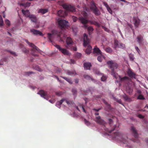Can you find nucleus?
<instances>
[{
	"label": "nucleus",
	"instance_id": "20e7f679",
	"mask_svg": "<svg viewBox=\"0 0 148 148\" xmlns=\"http://www.w3.org/2000/svg\"><path fill=\"white\" fill-rule=\"evenodd\" d=\"M125 136L121 133L119 132H115L112 135V137L115 140H119L123 142L124 143H126V137L125 138Z\"/></svg>",
	"mask_w": 148,
	"mask_h": 148
},
{
	"label": "nucleus",
	"instance_id": "7c9ffc66",
	"mask_svg": "<svg viewBox=\"0 0 148 148\" xmlns=\"http://www.w3.org/2000/svg\"><path fill=\"white\" fill-rule=\"evenodd\" d=\"M48 38L50 41L52 42V38L53 37V36L54 35V34H50L49 33L47 34Z\"/></svg>",
	"mask_w": 148,
	"mask_h": 148
},
{
	"label": "nucleus",
	"instance_id": "8fccbe9b",
	"mask_svg": "<svg viewBox=\"0 0 148 148\" xmlns=\"http://www.w3.org/2000/svg\"><path fill=\"white\" fill-rule=\"evenodd\" d=\"M5 23L7 25L9 26L10 25V23L9 20H6L5 21Z\"/></svg>",
	"mask_w": 148,
	"mask_h": 148
},
{
	"label": "nucleus",
	"instance_id": "ea45409f",
	"mask_svg": "<svg viewBox=\"0 0 148 148\" xmlns=\"http://www.w3.org/2000/svg\"><path fill=\"white\" fill-rule=\"evenodd\" d=\"M72 92L73 95L75 96L77 94V91L76 90L75 88H73L72 90Z\"/></svg>",
	"mask_w": 148,
	"mask_h": 148
},
{
	"label": "nucleus",
	"instance_id": "c9c22d12",
	"mask_svg": "<svg viewBox=\"0 0 148 148\" xmlns=\"http://www.w3.org/2000/svg\"><path fill=\"white\" fill-rule=\"evenodd\" d=\"M103 102L107 106L108 108L110 109H111V106L110 104L108 103L104 99L103 100Z\"/></svg>",
	"mask_w": 148,
	"mask_h": 148
},
{
	"label": "nucleus",
	"instance_id": "6ab92c4d",
	"mask_svg": "<svg viewBox=\"0 0 148 148\" xmlns=\"http://www.w3.org/2000/svg\"><path fill=\"white\" fill-rule=\"evenodd\" d=\"M22 12L27 17L29 18V16L31 15L30 14V12L29 10H22Z\"/></svg>",
	"mask_w": 148,
	"mask_h": 148
},
{
	"label": "nucleus",
	"instance_id": "603ef678",
	"mask_svg": "<svg viewBox=\"0 0 148 148\" xmlns=\"http://www.w3.org/2000/svg\"><path fill=\"white\" fill-rule=\"evenodd\" d=\"M34 73L32 71H29V72H26L25 73V74L26 75H29L30 74H34Z\"/></svg>",
	"mask_w": 148,
	"mask_h": 148
},
{
	"label": "nucleus",
	"instance_id": "680f3d73",
	"mask_svg": "<svg viewBox=\"0 0 148 148\" xmlns=\"http://www.w3.org/2000/svg\"><path fill=\"white\" fill-rule=\"evenodd\" d=\"M101 109V108H99L98 109H96L95 108H94L93 110H95V111H96L98 112V111H99V110H100Z\"/></svg>",
	"mask_w": 148,
	"mask_h": 148
},
{
	"label": "nucleus",
	"instance_id": "4c0bfd02",
	"mask_svg": "<svg viewBox=\"0 0 148 148\" xmlns=\"http://www.w3.org/2000/svg\"><path fill=\"white\" fill-rule=\"evenodd\" d=\"M125 47V44L121 43H119V48H121L123 49H124Z\"/></svg>",
	"mask_w": 148,
	"mask_h": 148
},
{
	"label": "nucleus",
	"instance_id": "09e8293b",
	"mask_svg": "<svg viewBox=\"0 0 148 148\" xmlns=\"http://www.w3.org/2000/svg\"><path fill=\"white\" fill-rule=\"evenodd\" d=\"M93 24L98 27L100 26V24L96 21L93 22Z\"/></svg>",
	"mask_w": 148,
	"mask_h": 148
},
{
	"label": "nucleus",
	"instance_id": "c85d7f7f",
	"mask_svg": "<svg viewBox=\"0 0 148 148\" xmlns=\"http://www.w3.org/2000/svg\"><path fill=\"white\" fill-rule=\"evenodd\" d=\"M64 99L65 100L64 101H65L66 102L68 105H73V101L71 100H68L66 99Z\"/></svg>",
	"mask_w": 148,
	"mask_h": 148
},
{
	"label": "nucleus",
	"instance_id": "2f4dec72",
	"mask_svg": "<svg viewBox=\"0 0 148 148\" xmlns=\"http://www.w3.org/2000/svg\"><path fill=\"white\" fill-rule=\"evenodd\" d=\"M130 60L131 61H133L134 59V55L131 53L129 55Z\"/></svg>",
	"mask_w": 148,
	"mask_h": 148
},
{
	"label": "nucleus",
	"instance_id": "c03bdc74",
	"mask_svg": "<svg viewBox=\"0 0 148 148\" xmlns=\"http://www.w3.org/2000/svg\"><path fill=\"white\" fill-rule=\"evenodd\" d=\"M23 51L25 53H27L29 52V51L27 50L26 48H23L22 49Z\"/></svg>",
	"mask_w": 148,
	"mask_h": 148
},
{
	"label": "nucleus",
	"instance_id": "a19ab883",
	"mask_svg": "<svg viewBox=\"0 0 148 148\" xmlns=\"http://www.w3.org/2000/svg\"><path fill=\"white\" fill-rule=\"evenodd\" d=\"M138 99L140 100H144L145 99V98L143 95H139L138 97Z\"/></svg>",
	"mask_w": 148,
	"mask_h": 148
},
{
	"label": "nucleus",
	"instance_id": "f8f14e48",
	"mask_svg": "<svg viewBox=\"0 0 148 148\" xmlns=\"http://www.w3.org/2000/svg\"><path fill=\"white\" fill-rule=\"evenodd\" d=\"M58 23L59 25L62 28H64L68 25V21L64 20H60Z\"/></svg>",
	"mask_w": 148,
	"mask_h": 148
},
{
	"label": "nucleus",
	"instance_id": "de8ad7c7",
	"mask_svg": "<svg viewBox=\"0 0 148 148\" xmlns=\"http://www.w3.org/2000/svg\"><path fill=\"white\" fill-rule=\"evenodd\" d=\"M35 69L36 70L39 71H42V70L38 66H36Z\"/></svg>",
	"mask_w": 148,
	"mask_h": 148
},
{
	"label": "nucleus",
	"instance_id": "37998d69",
	"mask_svg": "<svg viewBox=\"0 0 148 148\" xmlns=\"http://www.w3.org/2000/svg\"><path fill=\"white\" fill-rule=\"evenodd\" d=\"M106 51L108 53H111L112 51V49L110 47H108L106 48Z\"/></svg>",
	"mask_w": 148,
	"mask_h": 148
},
{
	"label": "nucleus",
	"instance_id": "e2e57ef3",
	"mask_svg": "<svg viewBox=\"0 0 148 148\" xmlns=\"http://www.w3.org/2000/svg\"><path fill=\"white\" fill-rule=\"evenodd\" d=\"M138 117L140 118L143 119L144 118V116L141 114H139L138 115Z\"/></svg>",
	"mask_w": 148,
	"mask_h": 148
},
{
	"label": "nucleus",
	"instance_id": "4468645a",
	"mask_svg": "<svg viewBox=\"0 0 148 148\" xmlns=\"http://www.w3.org/2000/svg\"><path fill=\"white\" fill-rule=\"evenodd\" d=\"M131 130L135 138L136 139L138 138V134L135 128L134 127L132 126Z\"/></svg>",
	"mask_w": 148,
	"mask_h": 148
},
{
	"label": "nucleus",
	"instance_id": "0e129e2a",
	"mask_svg": "<svg viewBox=\"0 0 148 148\" xmlns=\"http://www.w3.org/2000/svg\"><path fill=\"white\" fill-rule=\"evenodd\" d=\"M56 94L58 96L61 95L62 94V93L61 92H56Z\"/></svg>",
	"mask_w": 148,
	"mask_h": 148
},
{
	"label": "nucleus",
	"instance_id": "5701e85b",
	"mask_svg": "<svg viewBox=\"0 0 148 148\" xmlns=\"http://www.w3.org/2000/svg\"><path fill=\"white\" fill-rule=\"evenodd\" d=\"M64 99H62L61 100L59 101H57L56 104V106L58 108H60L61 107V105L62 104L63 102L64 101Z\"/></svg>",
	"mask_w": 148,
	"mask_h": 148
},
{
	"label": "nucleus",
	"instance_id": "e433bc0d",
	"mask_svg": "<svg viewBox=\"0 0 148 148\" xmlns=\"http://www.w3.org/2000/svg\"><path fill=\"white\" fill-rule=\"evenodd\" d=\"M114 46L115 48H119V43L117 40H115L114 42Z\"/></svg>",
	"mask_w": 148,
	"mask_h": 148
},
{
	"label": "nucleus",
	"instance_id": "72a5a7b5",
	"mask_svg": "<svg viewBox=\"0 0 148 148\" xmlns=\"http://www.w3.org/2000/svg\"><path fill=\"white\" fill-rule=\"evenodd\" d=\"M83 77L84 78L88 80L91 79L92 80H93L92 78L88 75H84Z\"/></svg>",
	"mask_w": 148,
	"mask_h": 148
},
{
	"label": "nucleus",
	"instance_id": "13d9d810",
	"mask_svg": "<svg viewBox=\"0 0 148 148\" xmlns=\"http://www.w3.org/2000/svg\"><path fill=\"white\" fill-rule=\"evenodd\" d=\"M108 121H109V124L111 126V125L112 123L113 122V121H112V119H109Z\"/></svg>",
	"mask_w": 148,
	"mask_h": 148
},
{
	"label": "nucleus",
	"instance_id": "4be33fe9",
	"mask_svg": "<svg viewBox=\"0 0 148 148\" xmlns=\"http://www.w3.org/2000/svg\"><path fill=\"white\" fill-rule=\"evenodd\" d=\"M48 12V10L46 9H40L38 11V13H41L43 14Z\"/></svg>",
	"mask_w": 148,
	"mask_h": 148
},
{
	"label": "nucleus",
	"instance_id": "774afa93",
	"mask_svg": "<svg viewBox=\"0 0 148 148\" xmlns=\"http://www.w3.org/2000/svg\"><path fill=\"white\" fill-rule=\"evenodd\" d=\"M79 80L77 79H75V82L76 83H78Z\"/></svg>",
	"mask_w": 148,
	"mask_h": 148
},
{
	"label": "nucleus",
	"instance_id": "9d476101",
	"mask_svg": "<svg viewBox=\"0 0 148 148\" xmlns=\"http://www.w3.org/2000/svg\"><path fill=\"white\" fill-rule=\"evenodd\" d=\"M55 46L57 49H58L64 55H69V51L66 49L61 48L60 45H56Z\"/></svg>",
	"mask_w": 148,
	"mask_h": 148
},
{
	"label": "nucleus",
	"instance_id": "58836bf2",
	"mask_svg": "<svg viewBox=\"0 0 148 148\" xmlns=\"http://www.w3.org/2000/svg\"><path fill=\"white\" fill-rule=\"evenodd\" d=\"M3 21L1 15H0V26H2L3 25Z\"/></svg>",
	"mask_w": 148,
	"mask_h": 148
},
{
	"label": "nucleus",
	"instance_id": "1a4fd4ad",
	"mask_svg": "<svg viewBox=\"0 0 148 148\" xmlns=\"http://www.w3.org/2000/svg\"><path fill=\"white\" fill-rule=\"evenodd\" d=\"M66 47L68 49H71L72 45L73 44L72 39L70 37H68L66 39Z\"/></svg>",
	"mask_w": 148,
	"mask_h": 148
},
{
	"label": "nucleus",
	"instance_id": "39448f33",
	"mask_svg": "<svg viewBox=\"0 0 148 148\" xmlns=\"http://www.w3.org/2000/svg\"><path fill=\"white\" fill-rule=\"evenodd\" d=\"M81 14L84 17L82 16H80L79 17L78 19L84 25V27H87V25L86 24L88 23V22L87 19L88 14L86 12L84 11L82 12Z\"/></svg>",
	"mask_w": 148,
	"mask_h": 148
},
{
	"label": "nucleus",
	"instance_id": "49530a36",
	"mask_svg": "<svg viewBox=\"0 0 148 148\" xmlns=\"http://www.w3.org/2000/svg\"><path fill=\"white\" fill-rule=\"evenodd\" d=\"M81 56H82V55H81V53H78L76 54L75 55V56L76 57H77L78 58H79L81 57Z\"/></svg>",
	"mask_w": 148,
	"mask_h": 148
},
{
	"label": "nucleus",
	"instance_id": "7ed1b4c3",
	"mask_svg": "<svg viewBox=\"0 0 148 148\" xmlns=\"http://www.w3.org/2000/svg\"><path fill=\"white\" fill-rule=\"evenodd\" d=\"M83 42L84 46L85 47H87L85 52L87 54H89L91 52L92 48L89 45L90 41L86 34H84V35Z\"/></svg>",
	"mask_w": 148,
	"mask_h": 148
},
{
	"label": "nucleus",
	"instance_id": "423d86ee",
	"mask_svg": "<svg viewBox=\"0 0 148 148\" xmlns=\"http://www.w3.org/2000/svg\"><path fill=\"white\" fill-rule=\"evenodd\" d=\"M25 40L28 45L33 48V49H32L31 50L32 55L34 56H38V55L34 54L35 51L34 50L35 49L37 51H39L40 50L33 43L29 42L27 40L25 39Z\"/></svg>",
	"mask_w": 148,
	"mask_h": 148
},
{
	"label": "nucleus",
	"instance_id": "9b49d317",
	"mask_svg": "<svg viewBox=\"0 0 148 148\" xmlns=\"http://www.w3.org/2000/svg\"><path fill=\"white\" fill-rule=\"evenodd\" d=\"M37 94L40 95L41 97L47 100L49 98V96L47 94V92L43 90H40Z\"/></svg>",
	"mask_w": 148,
	"mask_h": 148
},
{
	"label": "nucleus",
	"instance_id": "f704fd0d",
	"mask_svg": "<svg viewBox=\"0 0 148 148\" xmlns=\"http://www.w3.org/2000/svg\"><path fill=\"white\" fill-rule=\"evenodd\" d=\"M87 27H88V30L89 32V34H90V33L91 34L93 30V29L91 26H90L88 27V26H87Z\"/></svg>",
	"mask_w": 148,
	"mask_h": 148
},
{
	"label": "nucleus",
	"instance_id": "a211bd4d",
	"mask_svg": "<svg viewBox=\"0 0 148 148\" xmlns=\"http://www.w3.org/2000/svg\"><path fill=\"white\" fill-rule=\"evenodd\" d=\"M137 41L139 45H141L143 40V37L141 36L140 35L137 36L136 38Z\"/></svg>",
	"mask_w": 148,
	"mask_h": 148
},
{
	"label": "nucleus",
	"instance_id": "864d4df0",
	"mask_svg": "<svg viewBox=\"0 0 148 148\" xmlns=\"http://www.w3.org/2000/svg\"><path fill=\"white\" fill-rule=\"evenodd\" d=\"M108 11L110 13V14L112 13V10L111 9V8L109 7L107 8Z\"/></svg>",
	"mask_w": 148,
	"mask_h": 148
},
{
	"label": "nucleus",
	"instance_id": "4d7b16f0",
	"mask_svg": "<svg viewBox=\"0 0 148 148\" xmlns=\"http://www.w3.org/2000/svg\"><path fill=\"white\" fill-rule=\"evenodd\" d=\"M84 8V10H85L87 12H88L90 11L89 9L88 8L85 7L84 8Z\"/></svg>",
	"mask_w": 148,
	"mask_h": 148
},
{
	"label": "nucleus",
	"instance_id": "dca6fc26",
	"mask_svg": "<svg viewBox=\"0 0 148 148\" xmlns=\"http://www.w3.org/2000/svg\"><path fill=\"white\" fill-rule=\"evenodd\" d=\"M96 119L97 120L96 121L99 124L101 125H104L105 123V121L101 119V117L99 116L96 117Z\"/></svg>",
	"mask_w": 148,
	"mask_h": 148
},
{
	"label": "nucleus",
	"instance_id": "3c124183",
	"mask_svg": "<svg viewBox=\"0 0 148 148\" xmlns=\"http://www.w3.org/2000/svg\"><path fill=\"white\" fill-rule=\"evenodd\" d=\"M135 49L137 51L138 53L140 54V51L138 47H137V46H135Z\"/></svg>",
	"mask_w": 148,
	"mask_h": 148
},
{
	"label": "nucleus",
	"instance_id": "cd10ccee",
	"mask_svg": "<svg viewBox=\"0 0 148 148\" xmlns=\"http://www.w3.org/2000/svg\"><path fill=\"white\" fill-rule=\"evenodd\" d=\"M123 97L125 99V100L127 101L130 102L132 101L131 99L129 97L126 95H125L123 96Z\"/></svg>",
	"mask_w": 148,
	"mask_h": 148
},
{
	"label": "nucleus",
	"instance_id": "2eb2a0df",
	"mask_svg": "<svg viewBox=\"0 0 148 148\" xmlns=\"http://www.w3.org/2000/svg\"><path fill=\"white\" fill-rule=\"evenodd\" d=\"M30 31L34 35H37L39 34L40 36H42L43 35L42 33L41 32L34 29H31Z\"/></svg>",
	"mask_w": 148,
	"mask_h": 148
},
{
	"label": "nucleus",
	"instance_id": "ddd939ff",
	"mask_svg": "<svg viewBox=\"0 0 148 148\" xmlns=\"http://www.w3.org/2000/svg\"><path fill=\"white\" fill-rule=\"evenodd\" d=\"M127 73L130 77L131 78H135L136 74L132 72L131 69H129L127 72Z\"/></svg>",
	"mask_w": 148,
	"mask_h": 148
},
{
	"label": "nucleus",
	"instance_id": "6e6d98bb",
	"mask_svg": "<svg viewBox=\"0 0 148 148\" xmlns=\"http://www.w3.org/2000/svg\"><path fill=\"white\" fill-rule=\"evenodd\" d=\"M31 5V3L29 2H27L25 4V7H28L30 6Z\"/></svg>",
	"mask_w": 148,
	"mask_h": 148
},
{
	"label": "nucleus",
	"instance_id": "b1692460",
	"mask_svg": "<svg viewBox=\"0 0 148 148\" xmlns=\"http://www.w3.org/2000/svg\"><path fill=\"white\" fill-rule=\"evenodd\" d=\"M84 68H86V69H89L90 67L91 66V63L88 62L84 63Z\"/></svg>",
	"mask_w": 148,
	"mask_h": 148
},
{
	"label": "nucleus",
	"instance_id": "c756f323",
	"mask_svg": "<svg viewBox=\"0 0 148 148\" xmlns=\"http://www.w3.org/2000/svg\"><path fill=\"white\" fill-rule=\"evenodd\" d=\"M100 55V56H99L98 57L97 59L98 61L101 62H102L103 59L104 58V57L102 54Z\"/></svg>",
	"mask_w": 148,
	"mask_h": 148
},
{
	"label": "nucleus",
	"instance_id": "69168bd1",
	"mask_svg": "<svg viewBox=\"0 0 148 148\" xmlns=\"http://www.w3.org/2000/svg\"><path fill=\"white\" fill-rule=\"evenodd\" d=\"M104 5L106 7V8H107L109 6H108V4L106 3H104Z\"/></svg>",
	"mask_w": 148,
	"mask_h": 148
},
{
	"label": "nucleus",
	"instance_id": "a878e982",
	"mask_svg": "<svg viewBox=\"0 0 148 148\" xmlns=\"http://www.w3.org/2000/svg\"><path fill=\"white\" fill-rule=\"evenodd\" d=\"M134 25L136 27H138L140 24V20L139 19H135L134 20Z\"/></svg>",
	"mask_w": 148,
	"mask_h": 148
},
{
	"label": "nucleus",
	"instance_id": "052dcab7",
	"mask_svg": "<svg viewBox=\"0 0 148 148\" xmlns=\"http://www.w3.org/2000/svg\"><path fill=\"white\" fill-rule=\"evenodd\" d=\"M81 106V107L82 109V110H83V111L85 112V113H86V110L85 109L84 107V106L83 105H82Z\"/></svg>",
	"mask_w": 148,
	"mask_h": 148
},
{
	"label": "nucleus",
	"instance_id": "aec40b11",
	"mask_svg": "<svg viewBox=\"0 0 148 148\" xmlns=\"http://www.w3.org/2000/svg\"><path fill=\"white\" fill-rule=\"evenodd\" d=\"M66 74L69 75L73 76L76 75V73L75 71H71L67 70L66 71Z\"/></svg>",
	"mask_w": 148,
	"mask_h": 148
},
{
	"label": "nucleus",
	"instance_id": "412c9836",
	"mask_svg": "<svg viewBox=\"0 0 148 148\" xmlns=\"http://www.w3.org/2000/svg\"><path fill=\"white\" fill-rule=\"evenodd\" d=\"M31 20V21L33 22L36 23L37 21V18L36 16L33 14H31L29 16V18Z\"/></svg>",
	"mask_w": 148,
	"mask_h": 148
},
{
	"label": "nucleus",
	"instance_id": "f3484780",
	"mask_svg": "<svg viewBox=\"0 0 148 148\" xmlns=\"http://www.w3.org/2000/svg\"><path fill=\"white\" fill-rule=\"evenodd\" d=\"M93 53H96L98 55L101 54L102 52L96 46L93 49Z\"/></svg>",
	"mask_w": 148,
	"mask_h": 148
},
{
	"label": "nucleus",
	"instance_id": "f03ea898",
	"mask_svg": "<svg viewBox=\"0 0 148 148\" xmlns=\"http://www.w3.org/2000/svg\"><path fill=\"white\" fill-rule=\"evenodd\" d=\"M110 68L111 69V75L115 78H117L118 75L116 73L114 70L117 69L119 65L117 63L112 60L108 61L107 62Z\"/></svg>",
	"mask_w": 148,
	"mask_h": 148
},
{
	"label": "nucleus",
	"instance_id": "338daca9",
	"mask_svg": "<svg viewBox=\"0 0 148 148\" xmlns=\"http://www.w3.org/2000/svg\"><path fill=\"white\" fill-rule=\"evenodd\" d=\"M49 101L51 103H53L55 102V101L53 100H49Z\"/></svg>",
	"mask_w": 148,
	"mask_h": 148
},
{
	"label": "nucleus",
	"instance_id": "f257e3e1",
	"mask_svg": "<svg viewBox=\"0 0 148 148\" xmlns=\"http://www.w3.org/2000/svg\"><path fill=\"white\" fill-rule=\"evenodd\" d=\"M62 6L66 10L63 11L62 10H60L58 12V15L60 17H64L66 16L68 12H74L75 11L74 7L71 5L62 4Z\"/></svg>",
	"mask_w": 148,
	"mask_h": 148
},
{
	"label": "nucleus",
	"instance_id": "6e6552de",
	"mask_svg": "<svg viewBox=\"0 0 148 148\" xmlns=\"http://www.w3.org/2000/svg\"><path fill=\"white\" fill-rule=\"evenodd\" d=\"M90 8L95 15L99 16L100 14V11L96 7L95 3L94 2H92Z\"/></svg>",
	"mask_w": 148,
	"mask_h": 148
},
{
	"label": "nucleus",
	"instance_id": "5fc2aeb1",
	"mask_svg": "<svg viewBox=\"0 0 148 148\" xmlns=\"http://www.w3.org/2000/svg\"><path fill=\"white\" fill-rule=\"evenodd\" d=\"M84 121L85 122V123L87 125H90V123L89 122L87 121L86 119H84Z\"/></svg>",
	"mask_w": 148,
	"mask_h": 148
},
{
	"label": "nucleus",
	"instance_id": "0eeeda50",
	"mask_svg": "<svg viewBox=\"0 0 148 148\" xmlns=\"http://www.w3.org/2000/svg\"><path fill=\"white\" fill-rule=\"evenodd\" d=\"M25 40L28 45L33 48V49H32L31 50L32 55L34 56H38V55L34 54L35 51L34 50L35 49L37 51H39L40 50L33 43L29 42L27 40L25 39Z\"/></svg>",
	"mask_w": 148,
	"mask_h": 148
},
{
	"label": "nucleus",
	"instance_id": "bf43d9fd",
	"mask_svg": "<svg viewBox=\"0 0 148 148\" xmlns=\"http://www.w3.org/2000/svg\"><path fill=\"white\" fill-rule=\"evenodd\" d=\"M72 18L74 22L76 21L77 19V18L76 17L74 16L72 17Z\"/></svg>",
	"mask_w": 148,
	"mask_h": 148
},
{
	"label": "nucleus",
	"instance_id": "a18cd8bd",
	"mask_svg": "<svg viewBox=\"0 0 148 148\" xmlns=\"http://www.w3.org/2000/svg\"><path fill=\"white\" fill-rule=\"evenodd\" d=\"M107 77L106 76L103 75L101 77V80L103 81H105Z\"/></svg>",
	"mask_w": 148,
	"mask_h": 148
},
{
	"label": "nucleus",
	"instance_id": "79ce46f5",
	"mask_svg": "<svg viewBox=\"0 0 148 148\" xmlns=\"http://www.w3.org/2000/svg\"><path fill=\"white\" fill-rule=\"evenodd\" d=\"M116 127V125H114V127L112 128V129L110 130H108V132L109 133H111L115 129Z\"/></svg>",
	"mask_w": 148,
	"mask_h": 148
},
{
	"label": "nucleus",
	"instance_id": "473e14b6",
	"mask_svg": "<svg viewBox=\"0 0 148 148\" xmlns=\"http://www.w3.org/2000/svg\"><path fill=\"white\" fill-rule=\"evenodd\" d=\"M54 33L55 34H57L58 35V36L60 38V39L62 41V39H61V37L62 34L61 33V32H58V31H55L54 32Z\"/></svg>",
	"mask_w": 148,
	"mask_h": 148
},
{
	"label": "nucleus",
	"instance_id": "bb28decb",
	"mask_svg": "<svg viewBox=\"0 0 148 148\" xmlns=\"http://www.w3.org/2000/svg\"><path fill=\"white\" fill-rule=\"evenodd\" d=\"M61 77L64 79H65L70 84H72V82L71 79H69L67 77L63 76H62Z\"/></svg>",
	"mask_w": 148,
	"mask_h": 148
},
{
	"label": "nucleus",
	"instance_id": "393cba45",
	"mask_svg": "<svg viewBox=\"0 0 148 148\" xmlns=\"http://www.w3.org/2000/svg\"><path fill=\"white\" fill-rule=\"evenodd\" d=\"M118 77H119V78L120 80H121V81H122V82L124 81H125V80H130V78L128 77H127V76H125L121 78L120 76H119L118 75L117 78Z\"/></svg>",
	"mask_w": 148,
	"mask_h": 148
}]
</instances>
